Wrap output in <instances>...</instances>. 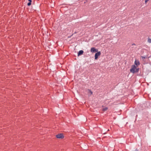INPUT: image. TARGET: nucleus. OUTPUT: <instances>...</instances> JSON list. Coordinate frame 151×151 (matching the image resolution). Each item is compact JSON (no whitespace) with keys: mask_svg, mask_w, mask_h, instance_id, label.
Segmentation results:
<instances>
[{"mask_svg":"<svg viewBox=\"0 0 151 151\" xmlns=\"http://www.w3.org/2000/svg\"><path fill=\"white\" fill-rule=\"evenodd\" d=\"M134 63L135 64L137 65V66L139 65L140 64L138 60H136L134 62Z\"/></svg>","mask_w":151,"mask_h":151,"instance_id":"obj_5","label":"nucleus"},{"mask_svg":"<svg viewBox=\"0 0 151 151\" xmlns=\"http://www.w3.org/2000/svg\"><path fill=\"white\" fill-rule=\"evenodd\" d=\"M88 93H89L90 95H92V94L93 92L90 90L88 89Z\"/></svg>","mask_w":151,"mask_h":151,"instance_id":"obj_7","label":"nucleus"},{"mask_svg":"<svg viewBox=\"0 0 151 151\" xmlns=\"http://www.w3.org/2000/svg\"><path fill=\"white\" fill-rule=\"evenodd\" d=\"M101 53L100 51L98 52L97 53H96L95 55V60H97L98 59V56H100L101 55Z\"/></svg>","mask_w":151,"mask_h":151,"instance_id":"obj_2","label":"nucleus"},{"mask_svg":"<svg viewBox=\"0 0 151 151\" xmlns=\"http://www.w3.org/2000/svg\"><path fill=\"white\" fill-rule=\"evenodd\" d=\"M91 51L92 52H97L98 51V50L95 49L94 47H92L91 49Z\"/></svg>","mask_w":151,"mask_h":151,"instance_id":"obj_4","label":"nucleus"},{"mask_svg":"<svg viewBox=\"0 0 151 151\" xmlns=\"http://www.w3.org/2000/svg\"><path fill=\"white\" fill-rule=\"evenodd\" d=\"M147 42L149 43H151V39L148 38L147 39Z\"/></svg>","mask_w":151,"mask_h":151,"instance_id":"obj_9","label":"nucleus"},{"mask_svg":"<svg viewBox=\"0 0 151 151\" xmlns=\"http://www.w3.org/2000/svg\"><path fill=\"white\" fill-rule=\"evenodd\" d=\"M139 69L137 68L136 67L135 65H132V66L130 70V71L131 73H137L139 71Z\"/></svg>","mask_w":151,"mask_h":151,"instance_id":"obj_1","label":"nucleus"},{"mask_svg":"<svg viewBox=\"0 0 151 151\" xmlns=\"http://www.w3.org/2000/svg\"><path fill=\"white\" fill-rule=\"evenodd\" d=\"M83 51L82 50H81L79 51L78 53V56H79L80 55H82L83 54Z\"/></svg>","mask_w":151,"mask_h":151,"instance_id":"obj_6","label":"nucleus"},{"mask_svg":"<svg viewBox=\"0 0 151 151\" xmlns=\"http://www.w3.org/2000/svg\"><path fill=\"white\" fill-rule=\"evenodd\" d=\"M142 58H145V57H142Z\"/></svg>","mask_w":151,"mask_h":151,"instance_id":"obj_12","label":"nucleus"},{"mask_svg":"<svg viewBox=\"0 0 151 151\" xmlns=\"http://www.w3.org/2000/svg\"><path fill=\"white\" fill-rule=\"evenodd\" d=\"M28 1H29V2L28 3L27 5L28 6H29L31 4L32 1L31 0H28Z\"/></svg>","mask_w":151,"mask_h":151,"instance_id":"obj_8","label":"nucleus"},{"mask_svg":"<svg viewBox=\"0 0 151 151\" xmlns=\"http://www.w3.org/2000/svg\"><path fill=\"white\" fill-rule=\"evenodd\" d=\"M149 0H145V4L147 3V2Z\"/></svg>","mask_w":151,"mask_h":151,"instance_id":"obj_11","label":"nucleus"},{"mask_svg":"<svg viewBox=\"0 0 151 151\" xmlns=\"http://www.w3.org/2000/svg\"><path fill=\"white\" fill-rule=\"evenodd\" d=\"M108 108L107 107H105L104 108H103L102 109V110L103 111H106V110H107L108 109Z\"/></svg>","mask_w":151,"mask_h":151,"instance_id":"obj_10","label":"nucleus"},{"mask_svg":"<svg viewBox=\"0 0 151 151\" xmlns=\"http://www.w3.org/2000/svg\"><path fill=\"white\" fill-rule=\"evenodd\" d=\"M56 137L58 138L62 139L64 138V136H63V134H59L56 135Z\"/></svg>","mask_w":151,"mask_h":151,"instance_id":"obj_3","label":"nucleus"},{"mask_svg":"<svg viewBox=\"0 0 151 151\" xmlns=\"http://www.w3.org/2000/svg\"><path fill=\"white\" fill-rule=\"evenodd\" d=\"M109 131V129H108V131Z\"/></svg>","mask_w":151,"mask_h":151,"instance_id":"obj_13","label":"nucleus"}]
</instances>
